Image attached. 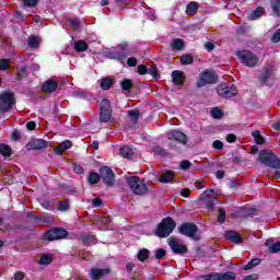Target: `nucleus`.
<instances>
[{"label":"nucleus","mask_w":280,"mask_h":280,"mask_svg":"<svg viewBox=\"0 0 280 280\" xmlns=\"http://www.w3.org/2000/svg\"><path fill=\"white\" fill-rule=\"evenodd\" d=\"M104 58L108 60H117L118 62H126V58L130 56V46L128 44H120L114 49H108L103 52Z\"/></svg>","instance_id":"f257e3e1"},{"label":"nucleus","mask_w":280,"mask_h":280,"mask_svg":"<svg viewBox=\"0 0 280 280\" xmlns=\"http://www.w3.org/2000/svg\"><path fill=\"white\" fill-rule=\"evenodd\" d=\"M259 163L266 165L267 167H271V170H280V159L273 152H268L266 150L260 151L258 155Z\"/></svg>","instance_id":"f03ea898"},{"label":"nucleus","mask_w":280,"mask_h":280,"mask_svg":"<svg viewBox=\"0 0 280 280\" xmlns=\"http://www.w3.org/2000/svg\"><path fill=\"white\" fill-rule=\"evenodd\" d=\"M176 229V222L171 217L164 218L155 230L156 237H168Z\"/></svg>","instance_id":"7ed1b4c3"},{"label":"nucleus","mask_w":280,"mask_h":280,"mask_svg":"<svg viewBox=\"0 0 280 280\" xmlns=\"http://www.w3.org/2000/svg\"><path fill=\"white\" fill-rule=\"evenodd\" d=\"M127 185L136 196H145L148 194V184L137 176L128 177Z\"/></svg>","instance_id":"20e7f679"},{"label":"nucleus","mask_w":280,"mask_h":280,"mask_svg":"<svg viewBox=\"0 0 280 280\" xmlns=\"http://www.w3.org/2000/svg\"><path fill=\"white\" fill-rule=\"evenodd\" d=\"M14 106V92H0V113H8Z\"/></svg>","instance_id":"39448f33"},{"label":"nucleus","mask_w":280,"mask_h":280,"mask_svg":"<svg viewBox=\"0 0 280 280\" xmlns=\"http://www.w3.org/2000/svg\"><path fill=\"white\" fill-rule=\"evenodd\" d=\"M113 117V108L110 107V101L103 98L100 107V121L101 124H108Z\"/></svg>","instance_id":"423d86ee"},{"label":"nucleus","mask_w":280,"mask_h":280,"mask_svg":"<svg viewBox=\"0 0 280 280\" xmlns=\"http://www.w3.org/2000/svg\"><path fill=\"white\" fill-rule=\"evenodd\" d=\"M218 82V77L213 70H206L200 73L197 80L198 89H202V86H207V84H215Z\"/></svg>","instance_id":"0eeeda50"},{"label":"nucleus","mask_w":280,"mask_h":280,"mask_svg":"<svg viewBox=\"0 0 280 280\" xmlns=\"http://www.w3.org/2000/svg\"><path fill=\"white\" fill-rule=\"evenodd\" d=\"M180 235H186V237H191L196 240V233H198V226L194 223H184L178 228Z\"/></svg>","instance_id":"6e6552de"},{"label":"nucleus","mask_w":280,"mask_h":280,"mask_svg":"<svg viewBox=\"0 0 280 280\" xmlns=\"http://www.w3.org/2000/svg\"><path fill=\"white\" fill-rule=\"evenodd\" d=\"M217 93L220 97L229 100L230 97H235V95H237V90L233 86H228L226 83H222L219 85Z\"/></svg>","instance_id":"1a4fd4ad"},{"label":"nucleus","mask_w":280,"mask_h":280,"mask_svg":"<svg viewBox=\"0 0 280 280\" xmlns=\"http://www.w3.org/2000/svg\"><path fill=\"white\" fill-rule=\"evenodd\" d=\"M101 177L103 178L104 183L110 187L115 183V173L108 166H103L100 170Z\"/></svg>","instance_id":"9d476101"},{"label":"nucleus","mask_w":280,"mask_h":280,"mask_svg":"<svg viewBox=\"0 0 280 280\" xmlns=\"http://www.w3.org/2000/svg\"><path fill=\"white\" fill-rule=\"evenodd\" d=\"M166 137L170 141H177L178 143H183V145L187 144V135L178 130H171L166 133Z\"/></svg>","instance_id":"9b49d317"},{"label":"nucleus","mask_w":280,"mask_h":280,"mask_svg":"<svg viewBox=\"0 0 280 280\" xmlns=\"http://www.w3.org/2000/svg\"><path fill=\"white\" fill-rule=\"evenodd\" d=\"M168 246L175 255H187V246L178 243L174 238H168Z\"/></svg>","instance_id":"f8f14e48"},{"label":"nucleus","mask_w":280,"mask_h":280,"mask_svg":"<svg viewBox=\"0 0 280 280\" xmlns=\"http://www.w3.org/2000/svg\"><path fill=\"white\" fill-rule=\"evenodd\" d=\"M49 142L43 139L34 138L26 144V150H45Z\"/></svg>","instance_id":"ddd939ff"},{"label":"nucleus","mask_w":280,"mask_h":280,"mask_svg":"<svg viewBox=\"0 0 280 280\" xmlns=\"http://www.w3.org/2000/svg\"><path fill=\"white\" fill-rule=\"evenodd\" d=\"M210 194H213V189L206 190L201 195V199L203 200V202L208 209H213V207H215V205H218V199L215 197H211Z\"/></svg>","instance_id":"4468645a"},{"label":"nucleus","mask_w":280,"mask_h":280,"mask_svg":"<svg viewBox=\"0 0 280 280\" xmlns=\"http://www.w3.org/2000/svg\"><path fill=\"white\" fill-rule=\"evenodd\" d=\"M107 275H110V268H92L90 270V279L91 280H100L102 277H106Z\"/></svg>","instance_id":"2eb2a0df"},{"label":"nucleus","mask_w":280,"mask_h":280,"mask_svg":"<svg viewBox=\"0 0 280 280\" xmlns=\"http://www.w3.org/2000/svg\"><path fill=\"white\" fill-rule=\"evenodd\" d=\"M225 240L233 242L234 244H242V235L233 230H228L224 234Z\"/></svg>","instance_id":"dca6fc26"},{"label":"nucleus","mask_w":280,"mask_h":280,"mask_svg":"<svg viewBox=\"0 0 280 280\" xmlns=\"http://www.w3.org/2000/svg\"><path fill=\"white\" fill-rule=\"evenodd\" d=\"M172 80L176 86H183L185 84V72L175 70L172 72Z\"/></svg>","instance_id":"f3484780"},{"label":"nucleus","mask_w":280,"mask_h":280,"mask_svg":"<svg viewBox=\"0 0 280 280\" xmlns=\"http://www.w3.org/2000/svg\"><path fill=\"white\" fill-rule=\"evenodd\" d=\"M259 63V57L253 52H250V50L246 51V67L253 68V67H257V65Z\"/></svg>","instance_id":"a211bd4d"},{"label":"nucleus","mask_w":280,"mask_h":280,"mask_svg":"<svg viewBox=\"0 0 280 280\" xmlns=\"http://www.w3.org/2000/svg\"><path fill=\"white\" fill-rule=\"evenodd\" d=\"M265 12L266 9L264 7H258L248 14L247 21H258V19H261Z\"/></svg>","instance_id":"6ab92c4d"},{"label":"nucleus","mask_w":280,"mask_h":280,"mask_svg":"<svg viewBox=\"0 0 280 280\" xmlns=\"http://www.w3.org/2000/svg\"><path fill=\"white\" fill-rule=\"evenodd\" d=\"M56 89H58V83L54 80L46 81L42 86V91H44V93H54Z\"/></svg>","instance_id":"aec40b11"},{"label":"nucleus","mask_w":280,"mask_h":280,"mask_svg":"<svg viewBox=\"0 0 280 280\" xmlns=\"http://www.w3.org/2000/svg\"><path fill=\"white\" fill-rule=\"evenodd\" d=\"M236 276L233 271H228L223 273L214 272V280H235Z\"/></svg>","instance_id":"412c9836"},{"label":"nucleus","mask_w":280,"mask_h":280,"mask_svg":"<svg viewBox=\"0 0 280 280\" xmlns=\"http://www.w3.org/2000/svg\"><path fill=\"white\" fill-rule=\"evenodd\" d=\"M270 75H272L270 68H262V72L259 78V81L261 82V84H265V86H268V80H270Z\"/></svg>","instance_id":"4be33fe9"},{"label":"nucleus","mask_w":280,"mask_h":280,"mask_svg":"<svg viewBox=\"0 0 280 280\" xmlns=\"http://www.w3.org/2000/svg\"><path fill=\"white\" fill-rule=\"evenodd\" d=\"M72 145L73 143L70 140L62 141L59 147L55 148V152L60 155L65 150L72 148Z\"/></svg>","instance_id":"5701e85b"},{"label":"nucleus","mask_w":280,"mask_h":280,"mask_svg":"<svg viewBox=\"0 0 280 280\" xmlns=\"http://www.w3.org/2000/svg\"><path fill=\"white\" fill-rule=\"evenodd\" d=\"M183 47H185V43L180 38H174L171 42V49L173 51H180V49H183Z\"/></svg>","instance_id":"b1692460"},{"label":"nucleus","mask_w":280,"mask_h":280,"mask_svg":"<svg viewBox=\"0 0 280 280\" xmlns=\"http://www.w3.org/2000/svg\"><path fill=\"white\" fill-rule=\"evenodd\" d=\"M172 180H174V173L172 171H166L160 176V183L167 184L172 183Z\"/></svg>","instance_id":"393cba45"},{"label":"nucleus","mask_w":280,"mask_h":280,"mask_svg":"<svg viewBox=\"0 0 280 280\" xmlns=\"http://www.w3.org/2000/svg\"><path fill=\"white\" fill-rule=\"evenodd\" d=\"M252 137H254L256 145H264V143H266V138L262 137L259 130L253 131Z\"/></svg>","instance_id":"a878e982"},{"label":"nucleus","mask_w":280,"mask_h":280,"mask_svg":"<svg viewBox=\"0 0 280 280\" xmlns=\"http://www.w3.org/2000/svg\"><path fill=\"white\" fill-rule=\"evenodd\" d=\"M198 13V2H190L186 7V14L188 16H194V14Z\"/></svg>","instance_id":"bb28decb"},{"label":"nucleus","mask_w":280,"mask_h":280,"mask_svg":"<svg viewBox=\"0 0 280 280\" xmlns=\"http://www.w3.org/2000/svg\"><path fill=\"white\" fill-rule=\"evenodd\" d=\"M119 154L120 156H124V159H131L132 154H135V151H132V148L125 145L120 148Z\"/></svg>","instance_id":"cd10ccee"},{"label":"nucleus","mask_w":280,"mask_h":280,"mask_svg":"<svg viewBox=\"0 0 280 280\" xmlns=\"http://www.w3.org/2000/svg\"><path fill=\"white\" fill-rule=\"evenodd\" d=\"M75 51L82 52V51H86V49H89V44H86V42L84 40H77L74 42L73 45Z\"/></svg>","instance_id":"c85d7f7f"},{"label":"nucleus","mask_w":280,"mask_h":280,"mask_svg":"<svg viewBox=\"0 0 280 280\" xmlns=\"http://www.w3.org/2000/svg\"><path fill=\"white\" fill-rule=\"evenodd\" d=\"M0 154H2V156H12V148L5 143H1Z\"/></svg>","instance_id":"c756f323"},{"label":"nucleus","mask_w":280,"mask_h":280,"mask_svg":"<svg viewBox=\"0 0 280 280\" xmlns=\"http://www.w3.org/2000/svg\"><path fill=\"white\" fill-rule=\"evenodd\" d=\"M270 5L273 14L280 16V0H270Z\"/></svg>","instance_id":"7c9ffc66"},{"label":"nucleus","mask_w":280,"mask_h":280,"mask_svg":"<svg viewBox=\"0 0 280 280\" xmlns=\"http://www.w3.org/2000/svg\"><path fill=\"white\" fill-rule=\"evenodd\" d=\"M261 211L257 208H247L246 209V218H258L260 215Z\"/></svg>","instance_id":"2f4dec72"},{"label":"nucleus","mask_w":280,"mask_h":280,"mask_svg":"<svg viewBox=\"0 0 280 280\" xmlns=\"http://www.w3.org/2000/svg\"><path fill=\"white\" fill-rule=\"evenodd\" d=\"M132 86H135V83L130 79H124L120 82V88L122 89V91H130V89H132Z\"/></svg>","instance_id":"473e14b6"},{"label":"nucleus","mask_w":280,"mask_h":280,"mask_svg":"<svg viewBox=\"0 0 280 280\" xmlns=\"http://www.w3.org/2000/svg\"><path fill=\"white\" fill-rule=\"evenodd\" d=\"M82 240L84 242V244H97V238H95L94 235H91V234H83L82 235Z\"/></svg>","instance_id":"72a5a7b5"},{"label":"nucleus","mask_w":280,"mask_h":280,"mask_svg":"<svg viewBox=\"0 0 280 280\" xmlns=\"http://www.w3.org/2000/svg\"><path fill=\"white\" fill-rule=\"evenodd\" d=\"M54 257L49 254H44L40 256L39 264L40 266H49V262L52 261Z\"/></svg>","instance_id":"f704fd0d"},{"label":"nucleus","mask_w":280,"mask_h":280,"mask_svg":"<svg viewBox=\"0 0 280 280\" xmlns=\"http://www.w3.org/2000/svg\"><path fill=\"white\" fill-rule=\"evenodd\" d=\"M137 257H138L139 261H145V259H148V257H150V250L143 248L138 252Z\"/></svg>","instance_id":"c9c22d12"},{"label":"nucleus","mask_w":280,"mask_h":280,"mask_svg":"<svg viewBox=\"0 0 280 280\" xmlns=\"http://www.w3.org/2000/svg\"><path fill=\"white\" fill-rule=\"evenodd\" d=\"M259 264H261V259L254 258L246 264V270H253V268H257Z\"/></svg>","instance_id":"e433bc0d"},{"label":"nucleus","mask_w":280,"mask_h":280,"mask_svg":"<svg viewBox=\"0 0 280 280\" xmlns=\"http://www.w3.org/2000/svg\"><path fill=\"white\" fill-rule=\"evenodd\" d=\"M42 207L47 211H54L56 209V205H54V201H49V200L42 201Z\"/></svg>","instance_id":"4c0bfd02"},{"label":"nucleus","mask_w":280,"mask_h":280,"mask_svg":"<svg viewBox=\"0 0 280 280\" xmlns=\"http://www.w3.org/2000/svg\"><path fill=\"white\" fill-rule=\"evenodd\" d=\"M44 240H48L49 242H54V240H58L56 230H50L45 233Z\"/></svg>","instance_id":"58836bf2"},{"label":"nucleus","mask_w":280,"mask_h":280,"mask_svg":"<svg viewBox=\"0 0 280 280\" xmlns=\"http://www.w3.org/2000/svg\"><path fill=\"white\" fill-rule=\"evenodd\" d=\"M110 86H113V80L110 79H103L101 82V89L103 91H108V89H110Z\"/></svg>","instance_id":"ea45409f"},{"label":"nucleus","mask_w":280,"mask_h":280,"mask_svg":"<svg viewBox=\"0 0 280 280\" xmlns=\"http://www.w3.org/2000/svg\"><path fill=\"white\" fill-rule=\"evenodd\" d=\"M210 115L213 117V119H222V112L220 108L214 107L210 110Z\"/></svg>","instance_id":"a19ab883"},{"label":"nucleus","mask_w":280,"mask_h":280,"mask_svg":"<svg viewBox=\"0 0 280 280\" xmlns=\"http://www.w3.org/2000/svg\"><path fill=\"white\" fill-rule=\"evenodd\" d=\"M88 180H89V183H90L91 185H95V184L100 183V174H97V173H91V174L89 175Z\"/></svg>","instance_id":"79ce46f5"},{"label":"nucleus","mask_w":280,"mask_h":280,"mask_svg":"<svg viewBox=\"0 0 280 280\" xmlns=\"http://www.w3.org/2000/svg\"><path fill=\"white\" fill-rule=\"evenodd\" d=\"M182 65H191L194 62V57L191 55H184L180 57Z\"/></svg>","instance_id":"37998d69"},{"label":"nucleus","mask_w":280,"mask_h":280,"mask_svg":"<svg viewBox=\"0 0 280 280\" xmlns=\"http://www.w3.org/2000/svg\"><path fill=\"white\" fill-rule=\"evenodd\" d=\"M27 45L32 49H36V47H38V39L36 37H34V36H31L27 39Z\"/></svg>","instance_id":"c03bdc74"},{"label":"nucleus","mask_w":280,"mask_h":280,"mask_svg":"<svg viewBox=\"0 0 280 280\" xmlns=\"http://www.w3.org/2000/svg\"><path fill=\"white\" fill-rule=\"evenodd\" d=\"M73 97H77V100H89L91 96L86 92L77 91L73 93Z\"/></svg>","instance_id":"a18cd8bd"},{"label":"nucleus","mask_w":280,"mask_h":280,"mask_svg":"<svg viewBox=\"0 0 280 280\" xmlns=\"http://www.w3.org/2000/svg\"><path fill=\"white\" fill-rule=\"evenodd\" d=\"M224 220H226V211L222 208L219 209L218 222L220 224H224Z\"/></svg>","instance_id":"49530a36"},{"label":"nucleus","mask_w":280,"mask_h":280,"mask_svg":"<svg viewBox=\"0 0 280 280\" xmlns=\"http://www.w3.org/2000/svg\"><path fill=\"white\" fill-rule=\"evenodd\" d=\"M128 116L130 117L132 124H137V121H139V112L130 110L128 112Z\"/></svg>","instance_id":"de8ad7c7"},{"label":"nucleus","mask_w":280,"mask_h":280,"mask_svg":"<svg viewBox=\"0 0 280 280\" xmlns=\"http://www.w3.org/2000/svg\"><path fill=\"white\" fill-rule=\"evenodd\" d=\"M147 73H149V75H152V78H154L156 80V78H159V70L156 69V67H149Z\"/></svg>","instance_id":"09e8293b"},{"label":"nucleus","mask_w":280,"mask_h":280,"mask_svg":"<svg viewBox=\"0 0 280 280\" xmlns=\"http://www.w3.org/2000/svg\"><path fill=\"white\" fill-rule=\"evenodd\" d=\"M22 2L26 8H36L38 5V0H22Z\"/></svg>","instance_id":"8fccbe9b"},{"label":"nucleus","mask_w":280,"mask_h":280,"mask_svg":"<svg viewBox=\"0 0 280 280\" xmlns=\"http://www.w3.org/2000/svg\"><path fill=\"white\" fill-rule=\"evenodd\" d=\"M8 67H10L9 59H0V71H7Z\"/></svg>","instance_id":"3c124183"},{"label":"nucleus","mask_w":280,"mask_h":280,"mask_svg":"<svg viewBox=\"0 0 280 280\" xmlns=\"http://www.w3.org/2000/svg\"><path fill=\"white\" fill-rule=\"evenodd\" d=\"M237 58H240L243 65H246V50H238L236 52Z\"/></svg>","instance_id":"603ef678"},{"label":"nucleus","mask_w":280,"mask_h":280,"mask_svg":"<svg viewBox=\"0 0 280 280\" xmlns=\"http://www.w3.org/2000/svg\"><path fill=\"white\" fill-rule=\"evenodd\" d=\"M270 253H280V241L273 243L271 246H269Z\"/></svg>","instance_id":"864d4df0"},{"label":"nucleus","mask_w":280,"mask_h":280,"mask_svg":"<svg viewBox=\"0 0 280 280\" xmlns=\"http://www.w3.org/2000/svg\"><path fill=\"white\" fill-rule=\"evenodd\" d=\"M55 233L57 235V240H62V237H66L67 231L62 229H55Z\"/></svg>","instance_id":"5fc2aeb1"},{"label":"nucleus","mask_w":280,"mask_h":280,"mask_svg":"<svg viewBox=\"0 0 280 280\" xmlns=\"http://www.w3.org/2000/svg\"><path fill=\"white\" fill-rule=\"evenodd\" d=\"M153 153L155 154V156H165V151L161 147H154Z\"/></svg>","instance_id":"6e6d98bb"},{"label":"nucleus","mask_w":280,"mask_h":280,"mask_svg":"<svg viewBox=\"0 0 280 280\" xmlns=\"http://www.w3.org/2000/svg\"><path fill=\"white\" fill-rule=\"evenodd\" d=\"M98 222H101V224H110L113 222V218H110V215H104L100 218Z\"/></svg>","instance_id":"4d7b16f0"},{"label":"nucleus","mask_w":280,"mask_h":280,"mask_svg":"<svg viewBox=\"0 0 280 280\" xmlns=\"http://www.w3.org/2000/svg\"><path fill=\"white\" fill-rule=\"evenodd\" d=\"M69 200H63L59 202V211H68Z\"/></svg>","instance_id":"13d9d810"},{"label":"nucleus","mask_w":280,"mask_h":280,"mask_svg":"<svg viewBox=\"0 0 280 280\" xmlns=\"http://www.w3.org/2000/svg\"><path fill=\"white\" fill-rule=\"evenodd\" d=\"M212 148H214V150H222V148H224V143L220 140H214L212 142Z\"/></svg>","instance_id":"bf43d9fd"},{"label":"nucleus","mask_w":280,"mask_h":280,"mask_svg":"<svg viewBox=\"0 0 280 280\" xmlns=\"http://www.w3.org/2000/svg\"><path fill=\"white\" fill-rule=\"evenodd\" d=\"M246 34V25H241L236 28V36H244Z\"/></svg>","instance_id":"052dcab7"},{"label":"nucleus","mask_w":280,"mask_h":280,"mask_svg":"<svg viewBox=\"0 0 280 280\" xmlns=\"http://www.w3.org/2000/svg\"><path fill=\"white\" fill-rule=\"evenodd\" d=\"M165 257V249L159 248L155 252V259H163Z\"/></svg>","instance_id":"680f3d73"},{"label":"nucleus","mask_w":280,"mask_h":280,"mask_svg":"<svg viewBox=\"0 0 280 280\" xmlns=\"http://www.w3.org/2000/svg\"><path fill=\"white\" fill-rule=\"evenodd\" d=\"M138 73H139V75H145V73H148V67H145L143 65H139L138 66Z\"/></svg>","instance_id":"e2e57ef3"},{"label":"nucleus","mask_w":280,"mask_h":280,"mask_svg":"<svg viewBox=\"0 0 280 280\" xmlns=\"http://www.w3.org/2000/svg\"><path fill=\"white\" fill-rule=\"evenodd\" d=\"M70 25L73 27V30L80 31V21L72 19L70 20Z\"/></svg>","instance_id":"0e129e2a"},{"label":"nucleus","mask_w":280,"mask_h":280,"mask_svg":"<svg viewBox=\"0 0 280 280\" xmlns=\"http://www.w3.org/2000/svg\"><path fill=\"white\" fill-rule=\"evenodd\" d=\"M191 167V162L184 160L180 162V168L182 170H189Z\"/></svg>","instance_id":"69168bd1"},{"label":"nucleus","mask_w":280,"mask_h":280,"mask_svg":"<svg viewBox=\"0 0 280 280\" xmlns=\"http://www.w3.org/2000/svg\"><path fill=\"white\" fill-rule=\"evenodd\" d=\"M73 170H74L75 174H84V167H82V165H80V164H74Z\"/></svg>","instance_id":"338daca9"},{"label":"nucleus","mask_w":280,"mask_h":280,"mask_svg":"<svg viewBox=\"0 0 280 280\" xmlns=\"http://www.w3.org/2000/svg\"><path fill=\"white\" fill-rule=\"evenodd\" d=\"M127 65H128V67H137V58L130 57V58L127 60Z\"/></svg>","instance_id":"774afa93"}]
</instances>
